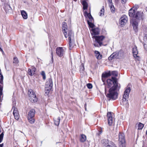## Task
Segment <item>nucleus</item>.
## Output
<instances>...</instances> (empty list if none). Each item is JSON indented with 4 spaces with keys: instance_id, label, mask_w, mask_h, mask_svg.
<instances>
[{
    "instance_id": "1",
    "label": "nucleus",
    "mask_w": 147,
    "mask_h": 147,
    "mask_svg": "<svg viewBox=\"0 0 147 147\" xmlns=\"http://www.w3.org/2000/svg\"><path fill=\"white\" fill-rule=\"evenodd\" d=\"M108 88L111 87L109 90V92L107 94V97L110 99L115 100L117 98L118 94L116 90L118 86L117 79L114 77H112L111 79H108L107 80Z\"/></svg>"
},
{
    "instance_id": "2",
    "label": "nucleus",
    "mask_w": 147,
    "mask_h": 147,
    "mask_svg": "<svg viewBox=\"0 0 147 147\" xmlns=\"http://www.w3.org/2000/svg\"><path fill=\"white\" fill-rule=\"evenodd\" d=\"M62 28L63 32L65 38H67L71 34H74L70 29H68L67 24L65 22L62 23Z\"/></svg>"
},
{
    "instance_id": "3",
    "label": "nucleus",
    "mask_w": 147,
    "mask_h": 147,
    "mask_svg": "<svg viewBox=\"0 0 147 147\" xmlns=\"http://www.w3.org/2000/svg\"><path fill=\"white\" fill-rule=\"evenodd\" d=\"M53 81L51 78L48 79L45 84V91L47 94L50 92L52 88Z\"/></svg>"
},
{
    "instance_id": "4",
    "label": "nucleus",
    "mask_w": 147,
    "mask_h": 147,
    "mask_svg": "<svg viewBox=\"0 0 147 147\" xmlns=\"http://www.w3.org/2000/svg\"><path fill=\"white\" fill-rule=\"evenodd\" d=\"M29 99L32 102H35L37 101V98L36 97L35 93L32 90L29 89L28 92Z\"/></svg>"
},
{
    "instance_id": "5",
    "label": "nucleus",
    "mask_w": 147,
    "mask_h": 147,
    "mask_svg": "<svg viewBox=\"0 0 147 147\" xmlns=\"http://www.w3.org/2000/svg\"><path fill=\"white\" fill-rule=\"evenodd\" d=\"M125 135L123 133H119V144L120 147H125Z\"/></svg>"
},
{
    "instance_id": "6",
    "label": "nucleus",
    "mask_w": 147,
    "mask_h": 147,
    "mask_svg": "<svg viewBox=\"0 0 147 147\" xmlns=\"http://www.w3.org/2000/svg\"><path fill=\"white\" fill-rule=\"evenodd\" d=\"M67 37L68 38L69 48L71 50V48L74 47L75 46L74 43V34H71L70 35Z\"/></svg>"
},
{
    "instance_id": "7",
    "label": "nucleus",
    "mask_w": 147,
    "mask_h": 147,
    "mask_svg": "<svg viewBox=\"0 0 147 147\" xmlns=\"http://www.w3.org/2000/svg\"><path fill=\"white\" fill-rule=\"evenodd\" d=\"M92 38H94L95 40L98 43L100 46H101L102 44V41L105 38L104 36H92Z\"/></svg>"
},
{
    "instance_id": "8",
    "label": "nucleus",
    "mask_w": 147,
    "mask_h": 147,
    "mask_svg": "<svg viewBox=\"0 0 147 147\" xmlns=\"http://www.w3.org/2000/svg\"><path fill=\"white\" fill-rule=\"evenodd\" d=\"M127 18L125 15H123L119 19V24L121 27L125 25L127 23Z\"/></svg>"
},
{
    "instance_id": "9",
    "label": "nucleus",
    "mask_w": 147,
    "mask_h": 147,
    "mask_svg": "<svg viewBox=\"0 0 147 147\" xmlns=\"http://www.w3.org/2000/svg\"><path fill=\"white\" fill-rule=\"evenodd\" d=\"M107 115L108 124L109 125H111L113 122V113L111 112H109Z\"/></svg>"
},
{
    "instance_id": "10",
    "label": "nucleus",
    "mask_w": 147,
    "mask_h": 147,
    "mask_svg": "<svg viewBox=\"0 0 147 147\" xmlns=\"http://www.w3.org/2000/svg\"><path fill=\"white\" fill-rule=\"evenodd\" d=\"M56 53L57 55L60 57L63 56L64 55V50L62 47H58L56 50Z\"/></svg>"
},
{
    "instance_id": "11",
    "label": "nucleus",
    "mask_w": 147,
    "mask_h": 147,
    "mask_svg": "<svg viewBox=\"0 0 147 147\" xmlns=\"http://www.w3.org/2000/svg\"><path fill=\"white\" fill-rule=\"evenodd\" d=\"M132 25L134 30L136 32H137L138 30V22L136 20H133L132 22Z\"/></svg>"
},
{
    "instance_id": "12",
    "label": "nucleus",
    "mask_w": 147,
    "mask_h": 147,
    "mask_svg": "<svg viewBox=\"0 0 147 147\" xmlns=\"http://www.w3.org/2000/svg\"><path fill=\"white\" fill-rule=\"evenodd\" d=\"M12 109H13V114L16 120L18 119L19 118V115L17 108L13 106Z\"/></svg>"
},
{
    "instance_id": "13",
    "label": "nucleus",
    "mask_w": 147,
    "mask_h": 147,
    "mask_svg": "<svg viewBox=\"0 0 147 147\" xmlns=\"http://www.w3.org/2000/svg\"><path fill=\"white\" fill-rule=\"evenodd\" d=\"M91 31V34L92 35L95 36L99 34L100 30L98 28H97L92 29Z\"/></svg>"
},
{
    "instance_id": "14",
    "label": "nucleus",
    "mask_w": 147,
    "mask_h": 147,
    "mask_svg": "<svg viewBox=\"0 0 147 147\" xmlns=\"http://www.w3.org/2000/svg\"><path fill=\"white\" fill-rule=\"evenodd\" d=\"M132 53L133 54L134 57L137 59L139 58V57L137 55L138 53V51L137 49V47L136 46H134L132 48Z\"/></svg>"
},
{
    "instance_id": "15",
    "label": "nucleus",
    "mask_w": 147,
    "mask_h": 147,
    "mask_svg": "<svg viewBox=\"0 0 147 147\" xmlns=\"http://www.w3.org/2000/svg\"><path fill=\"white\" fill-rule=\"evenodd\" d=\"M143 13H142L138 11L136 13L134 18L136 20H140L142 19Z\"/></svg>"
},
{
    "instance_id": "16",
    "label": "nucleus",
    "mask_w": 147,
    "mask_h": 147,
    "mask_svg": "<svg viewBox=\"0 0 147 147\" xmlns=\"http://www.w3.org/2000/svg\"><path fill=\"white\" fill-rule=\"evenodd\" d=\"M84 16L86 18H88L89 19V21L92 22L93 20V18L90 13H88L86 11L84 13Z\"/></svg>"
},
{
    "instance_id": "17",
    "label": "nucleus",
    "mask_w": 147,
    "mask_h": 147,
    "mask_svg": "<svg viewBox=\"0 0 147 147\" xmlns=\"http://www.w3.org/2000/svg\"><path fill=\"white\" fill-rule=\"evenodd\" d=\"M36 70V69L35 67H33L31 69H29L28 70V73L30 75L32 76L34 74Z\"/></svg>"
},
{
    "instance_id": "18",
    "label": "nucleus",
    "mask_w": 147,
    "mask_h": 147,
    "mask_svg": "<svg viewBox=\"0 0 147 147\" xmlns=\"http://www.w3.org/2000/svg\"><path fill=\"white\" fill-rule=\"evenodd\" d=\"M35 111L34 109H31L28 112V117H34Z\"/></svg>"
},
{
    "instance_id": "19",
    "label": "nucleus",
    "mask_w": 147,
    "mask_h": 147,
    "mask_svg": "<svg viewBox=\"0 0 147 147\" xmlns=\"http://www.w3.org/2000/svg\"><path fill=\"white\" fill-rule=\"evenodd\" d=\"M111 74L109 73H106L102 74V79L103 82L105 80V78H106L109 76Z\"/></svg>"
},
{
    "instance_id": "20",
    "label": "nucleus",
    "mask_w": 147,
    "mask_h": 147,
    "mask_svg": "<svg viewBox=\"0 0 147 147\" xmlns=\"http://www.w3.org/2000/svg\"><path fill=\"white\" fill-rule=\"evenodd\" d=\"M94 53L96 58L100 60L102 58V55L100 54L99 51H94Z\"/></svg>"
},
{
    "instance_id": "21",
    "label": "nucleus",
    "mask_w": 147,
    "mask_h": 147,
    "mask_svg": "<svg viewBox=\"0 0 147 147\" xmlns=\"http://www.w3.org/2000/svg\"><path fill=\"white\" fill-rule=\"evenodd\" d=\"M136 13H135V11L132 9H130L129 12V16L131 17H134Z\"/></svg>"
},
{
    "instance_id": "22",
    "label": "nucleus",
    "mask_w": 147,
    "mask_h": 147,
    "mask_svg": "<svg viewBox=\"0 0 147 147\" xmlns=\"http://www.w3.org/2000/svg\"><path fill=\"white\" fill-rule=\"evenodd\" d=\"M109 142L110 141H109L108 140L106 139H103L101 141L102 144L107 147L109 143Z\"/></svg>"
},
{
    "instance_id": "23",
    "label": "nucleus",
    "mask_w": 147,
    "mask_h": 147,
    "mask_svg": "<svg viewBox=\"0 0 147 147\" xmlns=\"http://www.w3.org/2000/svg\"><path fill=\"white\" fill-rule=\"evenodd\" d=\"M82 4L83 6V8L84 9H87L88 5L87 3L85 0H82Z\"/></svg>"
},
{
    "instance_id": "24",
    "label": "nucleus",
    "mask_w": 147,
    "mask_h": 147,
    "mask_svg": "<svg viewBox=\"0 0 147 147\" xmlns=\"http://www.w3.org/2000/svg\"><path fill=\"white\" fill-rule=\"evenodd\" d=\"M60 120V117H58L57 118H55L54 119L55 124L56 125H58L59 124Z\"/></svg>"
},
{
    "instance_id": "25",
    "label": "nucleus",
    "mask_w": 147,
    "mask_h": 147,
    "mask_svg": "<svg viewBox=\"0 0 147 147\" xmlns=\"http://www.w3.org/2000/svg\"><path fill=\"white\" fill-rule=\"evenodd\" d=\"M21 13L24 19H26L27 18V14L25 11L24 10L21 11Z\"/></svg>"
},
{
    "instance_id": "26",
    "label": "nucleus",
    "mask_w": 147,
    "mask_h": 147,
    "mask_svg": "<svg viewBox=\"0 0 147 147\" xmlns=\"http://www.w3.org/2000/svg\"><path fill=\"white\" fill-rule=\"evenodd\" d=\"M118 57V59H120L123 56V53L122 51H120L117 52Z\"/></svg>"
},
{
    "instance_id": "27",
    "label": "nucleus",
    "mask_w": 147,
    "mask_h": 147,
    "mask_svg": "<svg viewBox=\"0 0 147 147\" xmlns=\"http://www.w3.org/2000/svg\"><path fill=\"white\" fill-rule=\"evenodd\" d=\"M86 136L84 134H81V138L80 141L81 142H84L86 140Z\"/></svg>"
},
{
    "instance_id": "28",
    "label": "nucleus",
    "mask_w": 147,
    "mask_h": 147,
    "mask_svg": "<svg viewBox=\"0 0 147 147\" xmlns=\"http://www.w3.org/2000/svg\"><path fill=\"white\" fill-rule=\"evenodd\" d=\"M4 9L5 10V11L6 12V13H7V12L8 11V10L11 9V8L9 5L6 4L5 6Z\"/></svg>"
},
{
    "instance_id": "29",
    "label": "nucleus",
    "mask_w": 147,
    "mask_h": 147,
    "mask_svg": "<svg viewBox=\"0 0 147 147\" xmlns=\"http://www.w3.org/2000/svg\"><path fill=\"white\" fill-rule=\"evenodd\" d=\"M107 147H117L115 144L113 142L110 141Z\"/></svg>"
},
{
    "instance_id": "30",
    "label": "nucleus",
    "mask_w": 147,
    "mask_h": 147,
    "mask_svg": "<svg viewBox=\"0 0 147 147\" xmlns=\"http://www.w3.org/2000/svg\"><path fill=\"white\" fill-rule=\"evenodd\" d=\"M28 118L29 122L31 124L33 123L34 122L35 120L34 118V117H28Z\"/></svg>"
},
{
    "instance_id": "31",
    "label": "nucleus",
    "mask_w": 147,
    "mask_h": 147,
    "mask_svg": "<svg viewBox=\"0 0 147 147\" xmlns=\"http://www.w3.org/2000/svg\"><path fill=\"white\" fill-rule=\"evenodd\" d=\"M129 95V94L124 93L123 96V101H125L126 99L128 98Z\"/></svg>"
},
{
    "instance_id": "32",
    "label": "nucleus",
    "mask_w": 147,
    "mask_h": 147,
    "mask_svg": "<svg viewBox=\"0 0 147 147\" xmlns=\"http://www.w3.org/2000/svg\"><path fill=\"white\" fill-rule=\"evenodd\" d=\"M109 5L110 6V9L111 12L113 13H114L115 9L113 5L112 4H111V5L109 4Z\"/></svg>"
},
{
    "instance_id": "33",
    "label": "nucleus",
    "mask_w": 147,
    "mask_h": 147,
    "mask_svg": "<svg viewBox=\"0 0 147 147\" xmlns=\"http://www.w3.org/2000/svg\"><path fill=\"white\" fill-rule=\"evenodd\" d=\"M88 23L89 25V26L91 28H93L94 26V25L93 24L91 21H89L88 20H87Z\"/></svg>"
},
{
    "instance_id": "34",
    "label": "nucleus",
    "mask_w": 147,
    "mask_h": 147,
    "mask_svg": "<svg viewBox=\"0 0 147 147\" xmlns=\"http://www.w3.org/2000/svg\"><path fill=\"white\" fill-rule=\"evenodd\" d=\"M111 56L113 59H118V55L117 52L113 53L111 55Z\"/></svg>"
},
{
    "instance_id": "35",
    "label": "nucleus",
    "mask_w": 147,
    "mask_h": 147,
    "mask_svg": "<svg viewBox=\"0 0 147 147\" xmlns=\"http://www.w3.org/2000/svg\"><path fill=\"white\" fill-rule=\"evenodd\" d=\"M104 7H103V8L100 10V16H103L104 14Z\"/></svg>"
},
{
    "instance_id": "36",
    "label": "nucleus",
    "mask_w": 147,
    "mask_h": 147,
    "mask_svg": "<svg viewBox=\"0 0 147 147\" xmlns=\"http://www.w3.org/2000/svg\"><path fill=\"white\" fill-rule=\"evenodd\" d=\"M131 91L130 88L129 87H127L124 92V93H127V94H129V92Z\"/></svg>"
},
{
    "instance_id": "37",
    "label": "nucleus",
    "mask_w": 147,
    "mask_h": 147,
    "mask_svg": "<svg viewBox=\"0 0 147 147\" xmlns=\"http://www.w3.org/2000/svg\"><path fill=\"white\" fill-rule=\"evenodd\" d=\"M13 62L14 63L17 64L18 63V58L16 57H14L13 59Z\"/></svg>"
},
{
    "instance_id": "38",
    "label": "nucleus",
    "mask_w": 147,
    "mask_h": 147,
    "mask_svg": "<svg viewBox=\"0 0 147 147\" xmlns=\"http://www.w3.org/2000/svg\"><path fill=\"white\" fill-rule=\"evenodd\" d=\"M143 127L144 125L141 123H139L138 125V129H141Z\"/></svg>"
},
{
    "instance_id": "39",
    "label": "nucleus",
    "mask_w": 147,
    "mask_h": 147,
    "mask_svg": "<svg viewBox=\"0 0 147 147\" xmlns=\"http://www.w3.org/2000/svg\"><path fill=\"white\" fill-rule=\"evenodd\" d=\"M118 72L116 71H113L112 72L111 74L113 76H117L118 75Z\"/></svg>"
},
{
    "instance_id": "40",
    "label": "nucleus",
    "mask_w": 147,
    "mask_h": 147,
    "mask_svg": "<svg viewBox=\"0 0 147 147\" xmlns=\"http://www.w3.org/2000/svg\"><path fill=\"white\" fill-rule=\"evenodd\" d=\"M86 86L89 89H91L92 88V85L90 83H88L87 84Z\"/></svg>"
},
{
    "instance_id": "41",
    "label": "nucleus",
    "mask_w": 147,
    "mask_h": 147,
    "mask_svg": "<svg viewBox=\"0 0 147 147\" xmlns=\"http://www.w3.org/2000/svg\"><path fill=\"white\" fill-rule=\"evenodd\" d=\"M4 134L3 133H2L0 135V143L1 142L3 138Z\"/></svg>"
},
{
    "instance_id": "42",
    "label": "nucleus",
    "mask_w": 147,
    "mask_h": 147,
    "mask_svg": "<svg viewBox=\"0 0 147 147\" xmlns=\"http://www.w3.org/2000/svg\"><path fill=\"white\" fill-rule=\"evenodd\" d=\"M41 75L43 76V78L44 79H46L45 74L44 71H42L41 73Z\"/></svg>"
},
{
    "instance_id": "43",
    "label": "nucleus",
    "mask_w": 147,
    "mask_h": 147,
    "mask_svg": "<svg viewBox=\"0 0 147 147\" xmlns=\"http://www.w3.org/2000/svg\"><path fill=\"white\" fill-rule=\"evenodd\" d=\"M144 40L145 41V45H147V35H145L144 38Z\"/></svg>"
},
{
    "instance_id": "44",
    "label": "nucleus",
    "mask_w": 147,
    "mask_h": 147,
    "mask_svg": "<svg viewBox=\"0 0 147 147\" xmlns=\"http://www.w3.org/2000/svg\"><path fill=\"white\" fill-rule=\"evenodd\" d=\"M84 69V67L83 65H81L80 67V71H83Z\"/></svg>"
},
{
    "instance_id": "45",
    "label": "nucleus",
    "mask_w": 147,
    "mask_h": 147,
    "mask_svg": "<svg viewBox=\"0 0 147 147\" xmlns=\"http://www.w3.org/2000/svg\"><path fill=\"white\" fill-rule=\"evenodd\" d=\"M109 4L111 5L112 4V0H107Z\"/></svg>"
},
{
    "instance_id": "46",
    "label": "nucleus",
    "mask_w": 147,
    "mask_h": 147,
    "mask_svg": "<svg viewBox=\"0 0 147 147\" xmlns=\"http://www.w3.org/2000/svg\"><path fill=\"white\" fill-rule=\"evenodd\" d=\"M0 93L1 94H2V87L0 86Z\"/></svg>"
},
{
    "instance_id": "47",
    "label": "nucleus",
    "mask_w": 147,
    "mask_h": 147,
    "mask_svg": "<svg viewBox=\"0 0 147 147\" xmlns=\"http://www.w3.org/2000/svg\"><path fill=\"white\" fill-rule=\"evenodd\" d=\"M113 58L112 57V56H111V55L109 57L108 59L109 60H111Z\"/></svg>"
},
{
    "instance_id": "48",
    "label": "nucleus",
    "mask_w": 147,
    "mask_h": 147,
    "mask_svg": "<svg viewBox=\"0 0 147 147\" xmlns=\"http://www.w3.org/2000/svg\"><path fill=\"white\" fill-rule=\"evenodd\" d=\"M94 45L95 47H99L100 46L98 45L97 43H95L94 44Z\"/></svg>"
},
{
    "instance_id": "49",
    "label": "nucleus",
    "mask_w": 147,
    "mask_h": 147,
    "mask_svg": "<svg viewBox=\"0 0 147 147\" xmlns=\"http://www.w3.org/2000/svg\"><path fill=\"white\" fill-rule=\"evenodd\" d=\"M127 0H121L122 3H125L127 1Z\"/></svg>"
},
{
    "instance_id": "50",
    "label": "nucleus",
    "mask_w": 147,
    "mask_h": 147,
    "mask_svg": "<svg viewBox=\"0 0 147 147\" xmlns=\"http://www.w3.org/2000/svg\"><path fill=\"white\" fill-rule=\"evenodd\" d=\"M3 144H0V147H3Z\"/></svg>"
},
{
    "instance_id": "51",
    "label": "nucleus",
    "mask_w": 147,
    "mask_h": 147,
    "mask_svg": "<svg viewBox=\"0 0 147 147\" xmlns=\"http://www.w3.org/2000/svg\"><path fill=\"white\" fill-rule=\"evenodd\" d=\"M51 54L52 55V59H53V53H52V51H51Z\"/></svg>"
},
{
    "instance_id": "52",
    "label": "nucleus",
    "mask_w": 147,
    "mask_h": 147,
    "mask_svg": "<svg viewBox=\"0 0 147 147\" xmlns=\"http://www.w3.org/2000/svg\"><path fill=\"white\" fill-rule=\"evenodd\" d=\"M102 133V131H100L99 132V134H101V133Z\"/></svg>"
},
{
    "instance_id": "53",
    "label": "nucleus",
    "mask_w": 147,
    "mask_h": 147,
    "mask_svg": "<svg viewBox=\"0 0 147 147\" xmlns=\"http://www.w3.org/2000/svg\"><path fill=\"white\" fill-rule=\"evenodd\" d=\"M1 1L2 2H4L5 1V0H1Z\"/></svg>"
},
{
    "instance_id": "54",
    "label": "nucleus",
    "mask_w": 147,
    "mask_h": 147,
    "mask_svg": "<svg viewBox=\"0 0 147 147\" xmlns=\"http://www.w3.org/2000/svg\"><path fill=\"white\" fill-rule=\"evenodd\" d=\"M106 91H107V88H105V93H106Z\"/></svg>"
},
{
    "instance_id": "55",
    "label": "nucleus",
    "mask_w": 147,
    "mask_h": 147,
    "mask_svg": "<svg viewBox=\"0 0 147 147\" xmlns=\"http://www.w3.org/2000/svg\"><path fill=\"white\" fill-rule=\"evenodd\" d=\"M146 134H147V131H146Z\"/></svg>"
},
{
    "instance_id": "56",
    "label": "nucleus",
    "mask_w": 147,
    "mask_h": 147,
    "mask_svg": "<svg viewBox=\"0 0 147 147\" xmlns=\"http://www.w3.org/2000/svg\"><path fill=\"white\" fill-rule=\"evenodd\" d=\"M146 10L147 11V7L146 8Z\"/></svg>"
}]
</instances>
